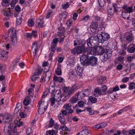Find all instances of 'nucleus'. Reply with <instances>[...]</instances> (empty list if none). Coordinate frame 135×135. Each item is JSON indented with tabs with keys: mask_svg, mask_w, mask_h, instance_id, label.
<instances>
[{
	"mask_svg": "<svg viewBox=\"0 0 135 135\" xmlns=\"http://www.w3.org/2000/svg\"><path fill=\"white\" fill-rule=\"evenodd\" d=\"M96 55H100L102 60H106L111 55V50L108 46L104 48L101 46H98L96 47Z\"/></svg>",
	"mask_w": 135,
	"mask_h": 135,
	"instance_id": "nucleus-1",
	"label": "nucleus"
},
{
	"mask_svg": "<svg viewBox=\"0 0 135 135\" xmlns=\"http://www.w3.org/2000/svg\"><path fill=\"white\" fill-rule=\"evenodd\" d=\"M81 63L83 65H91L92 66H95L97 64L98 59L94 56L89 57L88 55L84 52V54L80 58Z\"/></svg>",
	"mask_w": 135,
	"mask_h": 135,
	"instance_id": "nucleus-2",
	"label": "nucleus"
},
{
	"mask_svg": "<svg viewBox=\"0 0 135 135\" xmlns=\"http://www.w3.org/2000/svg\"><path fill=\"white\" fill-rule=\"evenodd\" d=\"M98 41L100 42V41H99V35L97 36H93L89 38L86 40V42L87 45H89L91 46L90 45H91L95 44Z\"/></svg>",
	"mask_w": 135,
	"mask_h": 135,
	"instance_id": "nucleus-3",
	"label": "nucleus"
},
{
	"mask_svg": "<svg viewBox=\"0 0 135 135\" xmlns=\"http://www.w3.org/2000/svg\"><path fill=\"white\" fill-rule=\"evenodd\" d=\"M77 89V86L76 85H73L70 89L68 87H65L64 88V91L66 93V95L68 97L71 95Z\"/></svg>",
	"mask_w": 135,
	"mask_h": 135,
	"instance_id": "nucleus-4",
	"label": "nucleus"
},
{
	"mask_svg": "<svg viewBox=\"0 0 135 135\" xmlns=\"http://www.w3.org/2000/svg\"><path fill=\"white\" fill-rule=\"evenodd\" d=\"M122 8L123 9L122 13V16L124 18H126L125 16L124 15L128 13H130L132 12L133 11L132 6H128L127 5H124L122 6Z\"/></svg>",
	"mask_w": 135,
	"mask_h": 135,
	"instance_id": "nucleus-5",
	"label": "nucleus"
},
{
	"mask_svg": "<svg viewBox=\"0 0 135 135\" xmlns=\"http://www.w3.org/2000/svg\"><path fill=\"white\" fill-rule=\"evenodd\" d=\"M85 50V48L84 46H77L75 47L74 49L71 50L72 53L74 54H78L84 52Z\"/></svg>",
	"mask_w": 135,
	"mask_h": 135,
	"instance_id": "nucleus-6",
	"label": "nucleus"
},
{
	"mask_svg": "<svg viewBox=\"0 0 135 135\" xmlns=\"http://www.w3.org/2000/svg\"><path fill=\"white\" fill-rule=\"evenodd\" d=\"M87 46L88 47L86 49V51L85 52V54H87L88 53L91 55H96V47H92V46H93V45H90L91 46L89 45Z\"/></svg>",
	"mask_w": 135,
	"mask_h": 135,
	"instance_id": "nucleus-7",
	"label": "nucleus"
},
{
	"mask_svg": "<svg viewBox=\"0 0 135 135\" xmlns=\"http://www.w3.org/2000/svg\"><path fill=\"white\" fill-rule=\"evenodd\" d=\"M99 41L101 43H102L109 39L110 36L108 33L103 32L101 34L99 35Z\"/></svg>",
	"mask_w": 135,
	"mask_h": 135,
	"instance_id": "nucleus-8",
	"label": "nucleus"
},
{
	"mask_svg": "<svg viewBox=\"0 0 135 135\" xmlns=\"http://www.w3.org/2000/svg\"><path fill=\"white\" fill-rule=\"evenodd\" d=\"M63 108L69 114L72 113L73 112V110L71 108V105L70 103L65 104L63 106Z\"/></svg>",
	"mask_w": 135,
	"mask_h": 135,
	"instance_id": "nucleus-9",
	"label": "nucleus"
},
{
	"mask_svg": "<svg viewBox=\"0 0 135 135\" xmlns=\"http://www.w3.org/2000/svg\"><path fill=\"white\" fill-rule=\"evenodd\" d=\"M8 52H6L4 50H0V55H1V59L3 61L6 60L7 59V54Z\"/></svg>",
	"mask_w": 135,
	"mask_h": 135,
	"instance_id": "nucleus-10",
	"label": "nucleus"
},
{
	"mask_svg": "<svg viewBox=\"0 0 135 135\" xmlns=\"http://www.w3.org/2000/svg\"><path fill=\"white\" fill-rule=\"evenodd\" d=\"M33 96L32 95L28 96L23 100V103L25 106H27L29 104Z\"/></svg>",
	"mask_w": 135,
	"mask_h": 135,
	"instance_id": "nucleus-11",
	"label": "nucleus"
},
{
	"mask_svg": "<svg viewBox=\"0 0 135 135\" xmlns=\"http://www.w3.org/2000/svg\"><path fill=\"white\" fill-rule=\"evenodd\" d=\"M9 34L11 36V37H16V32L14 28H11L8 31Z\"/></svg>",
	"mask_w": 135,
	"mask_h": 135,
	"instance_id": "nucleus-12",
	"label": "nucleus"
},
{
	"mask_svg": "<svg viewBox=\"0 0 135 135\" xmlns=\"http://www.w3.org/2000/svg\"><path fill=\"white\" fill-rule=\"evenodd\" d=\"M42 105H37V107H38V112L40 114H44L47 108V107H42Z\"/></svg>",
	"mask_w": 135,
	"mask_h": 135,
	"instance_id": "nucleus-13",
	"label": "nucleus"
},
{
	"mask_svg": "<svg viewBox=\"0 0 135 135\" xmlns=\"http://www.w3.org/2000/svg\"><path fill=\"white\" fill-rule=\"evenodd\" d=\"M13 129V124H10L8 126L7 131V135H13V132L12 129Z\"/></svg>",
	"mask_w": 135,
	"mask_h": 135,
	"instance_id": "nucleus-14",
	"label": "nucleus"
},
{
	"mask_svg": "<svg viewBox=\"0 0 135 135\" xmlns=\"http://www.w3.org/2000/svg\"><path fill=\"white\" fill-rule=\"evenodd\" d=\"M58 119L60 122L62 124L65 125V120L64 116L62 114H60L58 116Z\"/></svg>",
	"mask_w": 135,
	"mask_h": 135,
	"instance_id": "nucleus-15",
	"label": "nucleus"
},
{
	"mask_svg": "<svg viewBox=\"0 0 135 135\" xmlns=\"http://www.w3.org/2000/svg\"><path fill=\"white\" fill-rule=\"evenodd\" d=\"M75 69L77 74L81 76L83 73V69L78 65L76 66V68H75Z\"/></svg>",
	"mask_w": 135,
	"mask_h": 135,
	"instance_id": "nucleus-16",
	"label": "nucleus"
},
{
	"mask_svg": "<svg viewBox=\"0 0 135 135\" xmlns=\"http://www.w3.org/2000/svg\"><path fill=\"white\" fill-rule=\"evenodd\" d=\"M22 107V104L20 103H18L17 104L16 108L14 110V113L17 114L21 108Z\"/></svg>",
	"mask_w": 135,
	"mask_h": 135,
	"instance_id": "nucleus-17",
	"label": "nucleus"
},
{
	"mask_svg": "<svg viewBox=\"0 0 135 135\" xmlns=\"http://www.w3.org/2000/svg\"><path fill=\"white\" fill-rule=\"evenodd\" d=\"M127 34L126 37L127 41L129 42H132L133 39L132 34L131 33H128Z\"/></svg>",
	"mask_w": 135,
	"mask_h": 135,
	"instance_id": "nucleus-18",
	"label": "nucleus"
},
{
	"mask_svg": "<svg viewBox=\"0 0 135 135\" xmlns=\"http://www.w3.org/2000/svg\"><path fill=\"white\" fill-rule=\"evenodd\" d=\"M102 94L101 90L98 88H97L94 89V95L95 97H98L99 95Z\"/></svg>",
	"mask_w": 135,
	"mask_h": 135,
	"instance_id": "nucleus-19",
	"label": "nucleus"
},
{
	"mask_svg": "<svg viewBox=\"0 0 135 135\" xmlns=\"http://www.w3.org/2000/svg\"><path fill=\"white\" fill-rule=\"evenodd\" d=\"M3 119L6 120L5 122H8L11 120V116L9 114H6L4 116Z\"/></svg>",
	"mask_w": 135,
	"mask_h": 135,
	"instance_id": "nucleus-20",
	"label": "nucleus"
},
{
	"mask_svg": "<svg viewBox=\"0 0 135 135\" xmlns=\"http://www.w3.org/2000/svg\"><path fill=\"white\" fill-rule=\"evenodd\" d=\"M76 96L79 100L82 99L85 97L82 91L77 93Z\"/></svg>",
	"mask_w": 135,
	"mask_h": 135,
	"instance_id": "nucleus-21",
	"label": "nucleus"
},
{
	"mask_svg": "<svg viewBox=\"0 0 135 135\" xmlns=\"http://www.w3.org/2000/svg\"><path fill=\"white\" fill-rule=\"evenodd\" d=\"M123 133L124 135H126V134H129V135H134L135 134V130L132 129L130 130L129 131H125L123 132Z\"/></svg>",
	"mask_w": 135,
	"mask_h": 135,
	"instance_id": "nucleus-22",
	"label": "nucleus"
},
{
	"mask_svg": "<svg viewBox=\"0 0 135 135\" xmlns=\"http://www.w3.org/2000/svg\"><path fill=\"white\" fill-rule=\"evenodd\" d=\"M37 22L38 23L37 26L39 28H42L44 27V22L42 20H37Z\"/></svg>",
	"mask_w": 135,
	"mask_h": 135,
	"instance_id": "nucleus-23",
	"label": "nucleus"
},
{
	"mask_svg": "<svg viewBox=\"0 0 135 135\" xmlns=\"http://www.w3.org/2000/svg\"><path fill=\"white\" fill-rule=\"evenodd\" d=\"M90 27L93 29H97L98 27V23L97 22H92L91 23Z\"/></svg>",
	"mask_w": 135,
	"mask_h": 135,
	"instance_id": "nucleus-24",
	"label": "nucleus"
},
{
	"mask_svg": "<svg viewBox=\"0 0 135 135\" xmlns=\"http://www.w3.org/2000/svg\"><path fill=\"white\" fill-rule=\"evenodd\" d=\"M61 66L60 65L57 66V68L56 70V73L58 75H60L61 74L62 72L61 69Z\"/></svg>",
	"mask_w": 135,
	"mask_h": 135,
	"instance_id": "nucleus-25",
	"label": "nucleus"
},
{
	"mask_svg": "<svg viewBox=\"0 0 135 135\" xmlns=\"http://www.w3.org/2000/svg\"><path fill=\"white\" fill-rule=\"evenodd\" d=\"M25 38L28 41H29L30 39H31L32 37V35L31 33H26L24 35Z\"/></svg>",
	"mask_w": 135,
	"mask_h": 135,
	"instance_id": "nucleus-26",
	"label": "nucleus"
},
{
	"mask_svg": "<svg viewBox=\"0 0 135 135\" xmlns=\"http://www.w3.org/2000/svg\"><path fill=\"white\" fill-rule=\"evenodd\" d=\"M53 79L55 81H58L59 82H61L63 81V79L61 77H58L57 76H55L53 78Z\"/></svg>",
	"mask_w": 135,
	"mask_h": 135,
	"instance_id": "nucleus-27",
	"label": "nucleus"
},
{
	"mask_svg": "<svg viewBox=\"0 0 135 135\" xmlns=\"http://www.w3.org/2000/svg\"><path fill=\"white\" fill-rule=\"evenodd\" d=\"M56 100L57 101H60L61 99V93H58L55 94V97Z\"/></svg>",
	"mask_w": 135,
	"mask_h": 135,
	"instance_id": "nucleus-28",
	"label": "nucleus"
},
{
	"mask_svg": "<svg viewBox=\"0 0 135 135\" xmlns=\"http://www.w3.org/2000/svg\"><path fill=\"white\" fill-rule=\"evenodd\" d=\"M81 91H83V94L85 97L88 96L89 95L90 92V89H88L83 90Z\"/></svg>",
	"mask_w": 135,
	"mask_h": 135,
	"instance_id": "nucleus-29",
	"label": "nucleus"
},
{
	"mask_svg": "<svg viewBox=\"0 0 135 135\" xmlns=\"http://www.w3.org/2000/svg\"><path fill=\"white\" fill-rule=\"evenodd\" d=\"M11 43L13 45H16L17 43V39L16 37H11Z\"/></svg>",
	"mask_w": 135,
	"mask_h": 135,
	"instance_id": "nucleus-30",
	"label": "nucleus"
},
{
	"mask_svg": "<svg viewBox=\"0 0 135 135\" xmlns=\"http://www.w3.org/2000/svg\"><path fill=\"white\" fill-rule=\"evenodd\" d=\"M86 41L85 42L83 40L78 39L77 40L78 45L83 46L84 44H86Z\"/></svg>",
	"mask_w": 135,
	"mask_h": 135,
	"instance_id": "nucleus-31",
	"label": "nucleus"
},
{
	"mask_svg": "<svg viewBox=\"0 0 135 135\" xmlns=\"http://www.w3.org/2000/svg\"><path fill=\"white\" fill-rule=\"evenodd\" d=\"M79 99L77 98V97L76 95L75 97H73L71 98L70 100V102L72 104L75 103Z\"/></svg>",
	"mask_w": 135,
	"mask_h": 135,
	"instance_id": "nucleus-32",
	"label": "nucleus"
},
{
	"mask_svg": "<svg viewBox=\"0 0 135 135\" xmlns=\"http://www.w3.org/2000/svg\"><path fill=\"white\" fill-rule=\"evenodd\" d=\"M16 17V22L17 23L18 25H20L22 22V18L21 17H19L17 15Z\"/></svg>",
	"mask_w": 135,
	"mask_h": 135,
	"instance_id": "nucleus-33",
	"label": "nucleus"
},
{
	"mask_svg": "<svg viewBox=\"0 0 135 135\" xmlns=\"http://www.w3.org/2000/svg\"><path fill=\"white\" fill-rule=\"evenodd\" d=\"M127 51L130 53H133L135 52V46H133L131 48H127Z\"/></svg>",
	"mask_w": 135,
	"mask_h": 135,
	"instance_id": "nucleus-34",
	"label": "nucleus"
},
{
	"mask_svg": "<svg viewBox=\"0 0 135 135\" xmlns=\"http://www.w3.org/2000/svg\"><path fill=\"white\" fill-rule=\"evenodd\" d=\"M49 92L51 93H54L55 91V88L53 86H50L49 89Z\"/></svg>",
	"mask_w": 135,
	"mask_h": 135,
	"instance_id": "nucleus-35",
	"label": "nucleus"
},
{
	"mask_svg": "<svg viewBox=\"0 0 135 135\" xmlns=\"http://www.w3.org/2000/svg\"><path fill=\"white\" fill-rule=\"evenodd\" d=\"M37 48L38 47L37 43L36 42H34L32 44V49H33L34 51H37Z\"/></svg>",
	"mask_w": 135,
	"mask_h": 135,
	"instance_id": "nucleus-36",
	"label": "nucleus"
},
{
	"mask_svg": "<svg viewBox=\"0 0 135 135\" xmlns=\"http://www.w3.org/2000/svg\"><path fill=\"white\" fill-rule=\"evenodd\" d=\"M98 2L100 6L102 7L104 6L105 4V0H98Z\"/></svg>",
	"mask_w": 135,
	"mask_h": 135,
	"instance_id": "nucleus-37",
	"label": "nucleus"
},
{
	"mask_svg": "<svg viewBox=\"0 0 135 135\" xmlns=\"http://www.w3.org/2000/svg\"><path fill=\"white\" fill-rule=\"evenodd\" d=\"M113 6L114 9V12L117 13L119 7L117 6V4L116 3H114L113 4Z\"/></svg>",
	"mask_w": 135,
	"mask_h": 135,
	"instance_id": "nucleus-38",
	"label": "nucleus"
},
{
	"mask_svg": "<svg viewBox=\"0 0 135 135\" xmlns=\"http://www.w3.org/2000/svg\"><path fill=\"white\" fill-rule=\"evenodd\" d=\"M51 51L54 52L56 49L57 45L53 43H51Z\"/></svg>",
	"mask_w": 135,
	"mask_h": 135,
	"instance_id": "nucleus-39",
	"label": "nucleus"
},
{
	"mask_svg": "<svg viewBox=\"0 0 135 135\" xmlns=\"http://www.w3.org/2000/svg\"><path fill=\"white\" fill-rule=\"evenodd\" d=\"M16 123V127H20L21 125L23 124V123L20 121L16 120L15 121Z\"/></svg>",
	"mask_w": 135,
	"mask_h": 135,
	"instance_id": "nucleus-40",
	"label": "nucleus"
},
{
	"mask_svg": "<svg viewBox=\"0 0 135 135\" xmlns=\"http://www.w3.org/2000/svg\"><path fill=\"white\" fill-rule=\"evenodd\" d=\"M135 84L133 82L130 83L129 87V89L130 90H132L134 89L135 88Z\"/></svg>",
	"mask_w": 135,
	"mask_h": 135,
	"instance_id": "nucleus-41",
	"label": "nucleus"
},
{
	"mask_svg": "<svg viewBox=\"0 0 135 135\" xmlns=\"http://www.w3.org/2000/svg\"><path fill=\"white\" fill-rule=\"evenodd\" d=\"M108 10V13L110 15H113L114 12L113 10H112V8L109 7L108 6L107 8Z\"/></svg>",
	"mask_w": 135,
	"mask_h": 135,
	"instance_id": "nucleus-42",
	"label": "nucleus"
},
{
	"mask_svg": "<svg viewBox=\"0 0 135 135\" xmlns=\"http://www.w3.org/2000/svg\"><path fill=\"white\" fill-rule=\"evenodd\" d=\"M38 77V76L37 75L33 74L31 78V80L32 81H35L37 79Z\"/></svg>",
	"mask_w": 135,
	"mask_h": 135,
	"instance_id": "nucleus-43",
	"label": "nucleus"
},
{
	"mask_svg": "<svg viewBox=\"0 0 135 135\" xmlns=\"http://www.w3.org/2000/svg\"><path fill=\"white\" fill-rule=\"evenodd\" d=\"M28 25L31 27L33 26L34 25V22L32 19H31L28 20Z\"/></svg>",
	"mask_w": 135,
	"mask_h": 135,
	"instance_id": "nucleus-44",
	"label": "nucleus"
},
{
	"mask_svg": "<svg viewBox=\"0 0 135 135\" xmlns=\"http://www.w3.org/2000/svg\"><path fill=\"white\" fill-rule=\"evenodd\" d=\"M89 131L83 130L80 132L82 135H87L89 134Z\"/></svg>",
	"mask_w": 135,
	"mask_h": 135,
	"instance_id": "nucleus-45",
	"label": "nucleus"
},
{
	"mask_svg": "<svg viewBox=\"0 0 135 135\" xmlns=\"http://www.w3.org/2000/svg\"><path fill=\"white\" fill-rule=\"evenodd\" d=\"M70 5L68 2H67L65 4H62V6L63 9H66L69 7Z\"/></svg>",
	"mask_w": 135,
	"mask_h": 135,
	"instance_id": "nucleus-46",
	"label": "nucleus"
},
{
	"mask_svg": "<svg viewBox=\"0 0 135 135\" xmlns=\"http://www.w3.org/2000/svg\"><path fill=\"white\" fill-rule=\"evenodd\" d=\"M42 71L40 69H38L36 70L34 74L35 75L38 76V75L41 74L42 73Z\"/></svg>",
	"mask_w": 135,
	"mask_h": 135,
	"instance_id": "nucleus-47",
	"label": "nucleus"
},
{
	"mask_svg": "<svg viewBox=\"0 0 135 135\" xmlns=\"http://www.w3.org/2000/svg\"><path fill=\"white\" fill-rule=\"evenodd\" d=\"M84 104V102L83 101H79L78 103V105L80 107H83Z\"/></svg>",
	"mask_w": 135,
	"mask_h": 135,
	"instance_id": "nucleus-48",
	"label": "nucleus"
},
{
	"mask_svg": "<svg viewBox=\"0 0 135 135\" xmlns=\"http://www.w3.org/2000/svg\"><path fill=\"white\" fill-rule=\"evenodd\" d=\"M90 102L92 103H95L97 101V99L94 97H90Z\"/></svg>",
	"mask_w": 135,
	"mask_h": 135,
	"instance_id": "nucleus-49",
	"label": "nucleus"
},
{
	"mask_svg": "<svg viewBox=\"0 0 135 135\" xmlns=\"http://www.w3.org/2000/svg\"><path fill=\"white\" fill-rule=\"evenodd\" d=\"M51 75V73L50 72H47L46 73V76L45 78V79H48L49 80L50 79V77Z\"/></svg>",
	"mask_w": 135,
	"mask_h": 135,
	"instance_id": "nucleus-50",
	"label": "nucleus"
},
{
	"mask_svg": "<svg viewBox=\"0 0 135 135\" xmlns=\"http://www.w3.org/2000/svg\"><path fill=\"white\" fill-rule=\"evenodd\" d=\"M38 105H42V107H46L45 106V103H44V101L42 102L41 100H40L39 101Z\"/></svg>",
	"mask_w": 135,
	"mask_h": 135,
	"instance_id": "nucleus-51",
	"label": "nucleus"
},
{
	"mask_svg": "<svg viewBox=\"0 0 135 135\" xmlns=\"http://www.w3.org/2000/svg\"><path fill=\"white\" fill-rule=\"evenodd\" d=\"M129 80V77H125L123 78L122 80V81L123 83H126Z\"/></svg>",
	"mask_w": 135,
	"mask_h": 135,
	"instance_id": "nucleus-52",
	"label": "nucleus"
},
{
	"mask_svg": "<svg viewBox=\"0 0 135 135\" xmlns=\"http://www.w3.org/2000/svg\"><path fill=\"white\" fill-rule=\"evenodd\" d=\"M48 132V133L50 135H53L55 133V131L54 130H49L48 131L46 132V134H47V132Z\"/></svg>",
	"mask_w": 135,
	"mask_h": 135,
	"instance_id": "nucleus-53",
	"label": "nucleus"
},
{
	"mask_svg": "<svg viewBox=\"0 0 135 135\" xmlns=\"http://www.w3.org/2000/svg\"><path fill=\"white\" fill-rule=\"evenodd\" d=\"M68 112L65 110H62L61 111V112L60 113V114H62L63 116H66L68 114Z\"/></svg>",
	"mask_w": 135,
	"mask_h": 135,
	"instance_id": "nucleus-54",
	"label": "nucleus"
},
{
	"mask_svg": "<svg viewBox=\"0 0 135 135\" xmlns=\"http://www.w3.org/2000/svg\"><path fill=\"white\" fill-rule=\"evenodd\" d=\"M56 100L54 97L51 98L50 99V101L51 102V106H53L55 103V101Z\"/></svg>",
	"mask_w": 135,
	"mask_h": 135,
	"instance_id": "nucleus-55",
	"label": "nucleus"
},
{
	"mask_svg": "<svg viewBox=\"0 0 135 135\" xmlns=\"http://www.w3.org/2000/svg\"><path fill=\"white\" fill-rule=\"evenodd\" d=\"M4 15L7 17L10 16L11 15V12L10 11H7L4 13Z\"/></svg>",
	"mask_w": 135,
	"mask_h": 135,
	"instance_id": "nucleus-56",
	"label": "nucleus"
},
{
	"mask_svg": "<svg viewBox=\"0 0 135 135\" xmlns=\"http://www.w3.org/2000/svg\"><path fill=\"white\" fill-rule=\"evenodd\" d=\"M118 60L120 62H123L124 60V57L122 56H119L118 57Z\"/></svg>",
	"mask_w": 135,
	"mask_h": 135,
	"instance_id": "nucleus-57",
	"label": "nucleus"
},
{
	"mask_svg": "<svg viewBox=\"0 0 135 135\" xmlns=\"http://www.w3.org/2000/svg\"><path fill=\"white\" fill-rule=\"evenodd\" d=\"M131 108V106L129 105L127 106L126 107L124 108H123L122 109H123V110L124 111H127L128 110L130 109Z\"/></svg>",
	"mask_w": 135,
	"mask_h": 135,
	"instance_id": "nucleus-58",
	"label": "nucleus"
},
{
	"mask_svg": "<svg viewBox=\"0 0 135 135\" xmlns=\"http://www.w3.org/2000/svg\"><path fill=\"white\" fill-rule=\"evenodd\" d=\"M134 58V56H129L127 58V61L128 62H131Z\"/></svg>",
	"mask_w": 135,
	"mask_h": 135,
	"instance_id": "nucleus-59",
	"label": "nucleus"
},
{
	"mask_svg": "<svg viewBox=\"0 0 135 135\" xmlns=\"http://www.w3.org/2000/svg\"><path fill=\"white\" fill-rule=\"evenodd\" d=\"M9 0H2L3 2L2 3V5L3 6H5L4 4H7L9 3Z\"/></svg>",
	"mask_w": 135,
	"mask_h": 135,
	"instance_id": "nucleus-60",
	"label": "nucleus"
},
{
	"mask_svg": "<svg viewBox=\"0 0 135 135\" xmlns=\"http://www.w3.org/2000/svg\"><path fill=\"white\" fill-rule=\"evenodd\" d=\"M89 16L87 15L84 17L83 18L82 20H84L85 22L89 20Z\"/></svg>",
	"mask_w": 135,
	"mask_h": 135,
	"instance_id": "nucleus-61",
	"label": "nucleus"
},
{
	"mask_svg": "<svg viewBox=\"0 0 135 135\" xmlns=\"http://www.w3.org/2000/svg\"><path fill=\"white\" fill-rule=\"evenodd\" d=\"M37 32L35 30L33 31L32 32V33H31L32 35V37L33 36L35 37H36L37 36V34H36L37 33Z\"/></svg>",
	"mask_w": 135,
	"mask_h": 135,
	"instance_id": "nucleus-62",
	"label": "nucleus"
},
{
	"mask_svg": "<svg viewBox=\"0 0 135 135\" xmlns=\"http://www.w3.org/2000/svg\"><path fill=\"white\" fill-rule=\"evenodd\" d=\"M61 129L62 131H67L68 130V128L65 126L60 127L59 128V129Z\"/></svg>",
	"mask_w": 135,
	"mask_h": 135,
	"instance_id": "nucleus-63",
	"label": "nucleus"
},
{
	"mask_svg": "<svg viewBox=\"0 0 135 135\" xmlns=\"http://www.w3.org/2000/svg\"><path fill=\"white\" fill-rule=\"evenodd\" d=\"M34 90L33 89L31 88H30L28 90V96H30L31 95L30 94Z\"/></svg>",
	"mask_w": 135,
	"mask_h": 135,
	"instance_id": "nucleus-64",
	"label": "nucleus"
}]
</instances>
